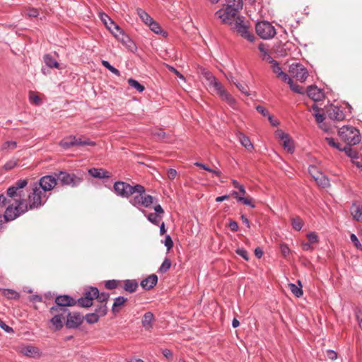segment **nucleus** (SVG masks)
Wrapping results in <instances>:
<instances>
[{"mask_svg":"<svg viewBox=\"0 0 362 362\" xmlns=\"http://www.w3.org/2000/svg\"><path fill=\"white\" fill-rule=\"evenodd\" d=\"M27 185L26 179H21L7 189V200H10V203L8 204L4 216L0 215V226L2 224L3 218L5 221H11L27 212L26 200L23 190Z\"/></svg>","mask_w":362,"mask_h":362,"instance_id":"obj_1","label":"nucleus"},{"mask_svg":"<svg viewBox=\"0 0 362 362\" xmlns=\"http://www.w3.org/2000/svg\"><path fill=\"white\" fill-rule=\"evenodd\" d=\"M113 191L122 198H129L134 194H136L129 199V203L137 209L148 208L157 201L156 197L146 194L144 187L139 184L132 186L126 182L117 181L113 185Z\"/></svg>","mask_w":362,"mask_h":362,"instance_id":"obj_2","label":"nucleus"},{"mask_svg":"<svg viewBox=\"0 0 362 362\" xmlns=\"http://www.w3.org/2000/svg\"><path fill=\"white\" fill-rule=\"evenodd\" d=\"M228 4L226 9H219L216 12V16L224 23L232 24V19L238 16V12L243 8L242 0H226Z\"/></svg>","mask_w":362,"mask_h":362,"instance_id":"obj_3","label":"nucleus"},{"mask_svg":"<svg viewBox=\"0 0 362 362\" xmlns=\"http://www.w3.org/2000/svg\"><path fill=\"white\" fill-rule=\"evenodd\" d=\"M85 173L81 170L69 173L66 170H61L57 173V177L60 184L63 186L77 187L84 180Z\"/></svg>","mask_w":362,"mask_h":362,"instance_id":"obj_4","label":"nucleus"},{"mask_svg":"<svg viewBox=\"0 0 362 362\" xmlns=\"http://www.w3.org/2000/svg\"><path fill=\"white\" fill-rule=\"evenodd\" d=\"M49 313L53 316L50 319V322L54 327L55 330L62 329L64 323L63 321H65L67 315H70V310L67 308L52 306L49 309Z\"/></svg>","mask_w":362,"mask_h":362,"instance_id":"obj_5","label":"nucleus"},{"mask_svg":"<svg viewBox=\"0 0 362 362\" xmlns=\"http://www.w3.org/2000/svg\"><path fill=\"white\" fill-rule=\"evenodd\" d=\"M43 192L40 187H38L37 183L33 185L32 192L28 195V203L26 202L27 211L28 210L38 209L46 202L47 198L43 200V198L45 197Z\"/></svg>","mask_w":362,"mask_h":362,"instance_id":"obj_6","label":"nucleus"},{"mask_svg":"<svg viewBox=\"0 0 362 362\" xmlns=\"http://www.w3.org/2000/svg\"><path fill=\"white\" fill-rule=\"evenodd\" d=\"M339 136L346 143V145L352 146L361 141L359 131L354 127L344 126L339 130Z\"/></svg>","mask_w":362,"mask_h":362,"instance_id":"obj_7","label":"nucleus"},{"mask_svg":"<svg viewBox=\"0 0 362 362\" xmlns=\"http://www.w3.org/2000/svg\"><path fill=\"white\" fill-rule=\"evenodd\" d=\"M231 25H233V29L235 30L241 37L250 42L255 41V36L248 30V27L244 22V17L236 16L234 19H232Z\"/></svg>","mask_w":362,"mask_h":362,"instance_id":"obj_8","label":"nucleus"},{"mask_svg":"<svg viewBox=\"0 0 362 362\" xmlns=\"http://www.w3.org/2000/svg\"><path fill=\"white\" fill-rule=\"evenodd\" d=\"M59 145L64 149H69L73 146H95V143L88 139H82L75 136H70L62 139Z\"/></svg>","mask_w":362,"mask_h":362,"instance_id":"obj_9","label":"nucleus"},{"mask_svg":"<svg viewBox=\"0 0 362 362\" xmlns=\"http://www.w3.org/2000/svg\"><path fill=\"white\" fill-rule=\"evenodd\" d=\"M257 34L262 39L274 37L276 33L275 28L268 21H262L256 24Z\"/></svg>","mask_w":362,"mask_h":362,"instance_id":"obj_10","label":"nucleus"},{"mask_svg":"<svg viewBox=\"0 0 362 362\" xmlns=\"http://www.w3.org/2000/svg\"><path fill=\"white\" fill-rule=\"evenodd\" d=\"M107 313V307L105 304L99 305L95 310V312L88 313L83 316L88 324H94L98 322L100 317H104Z\"/></svg>","mask_w":362,"mask_h":362,"instance_id":"obj_11","label":"nucleus"},{"mask_svg":"<svg viewBox=\"0 0 362 362\" xmlns=\"http://www.w3.org/2000/svg\"><path fill=\"white\" fill-rule=\"evenodd\" d=\"M210 86H213L216 91L217 94L229 105H233L235 103V99L223 88L222 84L216 79L212 78V81L209 83Z\"/></svg>","mask_w":362,"mask_h":362,"instance_id":"obj_12","label":"nucleus"},{"mask_svg":"<svg viewBox=\"0 0 362 362\" xmlns=\"http://www.w3.org/2000/svg\"><path fill=\"white\" fill-rule=\"evenodd\" d=\"M57 173H54V175H45L42 177L40 180L39 183L37 184L38 187H40V189L44 192H48L54 189V187L57 184Z\"/></svg>","mask_w":362,"mask_h":362,"instance_id":"obj_13","label":"nucleus"},{"mask_svg":"<svg viewBox=\"0 0 362 362\" xmlns=\"http://www.w3.org/2000/svg\"><path fill=\"white\" fill-rule=\"evenodd\" d=\"M289 72L291 74L296 78V80L304 82L308 76V70L300 64H292L289 68Z\"/></svg>","mask_w":362,"mask_h":362,"instance_id":"obj_14","label":"nucleus"},{"mask_svg":"<svg viewBox=\"0 0 362 362\" xmlns=\"http://www.w3.org/2000/svg\"><path fill=\"white\" fill-rule=\"evenodd\" d=\"M83 322V315L78 312H71L70 315H67L66 320L64 321V325L68 329H76Z\"/></svg>","mask_w":362,"mask_h":362,"instance_id":"obj_15","label":"nucleus"},{"mask_svg":"<svg viewBox=\"0 0 362 362\" xmlns=\"http://www.w3.org/2000/svg\"><path fill=\"white\" fill-rule=\"evenodd\" d=\"M18 350L21 354L30 358H40L42 356L40 349L33 345H20Z\"/></svg>","mask_w":362,"mask_h":362,"instance_id":"obj_16","label":"nucleus"},{"mask_svg":"<svg viewBox=\"0 0 362 362\" xmlns=\"http://www.w3.org/2000/svg\"><path fill=\"white\" fill-rule=\"evenodd\" d=\"M55 305L62 308L74 306L76 304V300L69 295H60L55 298Z\"/></svg>","mask_w":362,"mask_h":362,"instance_id":"obj_17","label":"nucleus"},{"mask_svg":"<svg viewBox=\"0 0 362 362\" xmlns=\"http://www.w3.org/2000/svg\"><path fill=\"white\" fill-rule=\"evenodd\" d=\"M276 134L283 141L284 148L286 149L288 153H293L294 152V146L293 141L290 139L288 134L283 132L281 130H278L276 132Z\"/></svg>","mask_w":362,"mask_h":362,"instance_id":"obj_18","label":"nucleus"},{"mask_svg":"<svg viewBox=\"0 0 362 362\" xmlns=\"http://www.w3.org/2000/svg\"><path fill=\"white\" fill-rule=\"evenodd\" d=\"M307 95L314 101H320L325 98L324 92L316 86H310L307 88Z\"/></svg>","mask_w":362,"mask_h":362,"instance_id":"obj_19","label":"nucleus"},{"mask_svg":"<svg viewBox=\"0 0 362 362\" xmlns=\"http://www.w3.org/2000/svg\"><path fill=\"white\" fill-rule=\"evenodd\" d=\"M327 116L329 119L337 121H342L345 118V115L340 107L331 105L327 110Z\"/></svg>","mask_w":362,"mask_h":362,"instance_id":"obj_20","label":"nucleus"},{"mask_svg":"<svg viewBox=\"0 0 362 362\" xmlns=\"http://www.w3.org/2000/svg\"><path fill=\"white\" fill-rule=\"evenodd\" d=\"M158 282V276L156 274H151L141 282V286L145 290H151Z\"/></svg>","mask_w":362,"mask_h":362,"instance_id":"obj_21","label":"nucleus"},{"mask_svg":"<svg viewBox=\"0 0 362 362\" xmlns=\"http://www.w3.org/2000/svg\"><path fill=\"white\" fill-rule=\"evenodd\" d=\"M88 173L95 178L103 179V178H110L111 175L110 173L103 169V168H90L88 170Z\"/></svg>","mask_w":362,"mask_h":362,"instance_id":"obj_22","label":"nucleus"},{"mask_svg":"<svg viewBox=\"0 0 362 362\" xmlns=\"http://www.w3.org/2000/svg\"><path fill=\"white\" fill-rule=\"evenodd\" d=\"M100 18L108 30H112V27L115 30H119V25L116 24L106 13H100Z\"/></svg>","mask_w":362,"mask_h":362,"instance_id":"obj_23","label":"nucleus"},{"mask_svg":"<svg viewBox=\"0 0 362 362\" xmlns=\"http://www.w3.org/2000/svg\"><path fill=\"white\" fill-rule=\"evenodd\" d=\"M239 142L248 151H252L253 149V144L248 136L243 133H238L237 135Z\"/></svg>","mask_w":362,"mask_h":362,"instance_id":"obj_24","label":"nucleus"},{"mask_svg":"<svg viewBox=\"0 0 362 362\" xmlns=\"http://www.w3.org/2000/svg\"><path fill=\"white\" fill-rule=\"evenodd\" d=\"M154 320V315L151 312H147L142 318V326L147 330L152 328V322Z\"/></svg>","mask_w":362,"mask_h":362,"instance_id":"obj_25","label":"nucleus"},{"mask_svg":"<svg viewBox=\"0 0 362 362\" xmlns=\"http://www.w3.org/2000/svg\"><path fill=\"white\" fill-rule=\"evenodd\" d=\"M272 71L276 75V76L284 82L288 79V75L281 70V68L279 66L278 62L272 66Z\"/></svg>","mask_w":362,"mask_h":362,"instance_id":"obj_26","label":"nucleus"},{"mask_svg":"<svg viewBox=\"0 0 362 362\" xmlns=\"http://www.w3.org/2000/svg\"><path fill=\"white\" fill-rule=\"evenodd\" d=\"M138 288V282L135 279H127L124 281L123 288L129 293H134Z\"/></svg>","mask_w":362,"mask_h":362,"instance_id":"obj_27","label":"nucleus"},{"mask_svg":"<svg viewBox=\"0 0 362 362\" xmlns=\"http://www.w3.org/2000/svg\"><path fill=\"white\" fill-rule=\"evenodd\" d=\"M144 215L147 218V219L153 224L156 226H158L160 223V220L161 217L157 215L155 213H149L146 214V211L144 209H141V207L139 209Z\"/></svg>","mask_w":362,"mask_h":362,"instance_id":"obj_28","label":"nucleus"},{"mask_svg":"<svg viewBox=\"0 0 362 362\" xmlns=\"http://www.w3.org/2000/svg\"><path fill=\"white\" fill-rule=\"evenodd\" d=\"M147 25L153 33L156 34H160L164 37L168 36V33L165 31H163L160 25L153 19L151 22H149V23Z\"/></svg>","mask_w":362,"mask_h":362,"instance_id":"obj_29","label":"nucleus"},{"mask_svg":"<svg viewBox=\"0 0 362 362\" xmlns=\"http://www.w3.org/2000/svg\"><path fill=\"white\" fill-rule=\"evenodd\" d=\"M298 286L296 285L295 284L291 283L288 284V287L292 293L295 296H296L297 298H300L303 294L300 281H298Z\"/></svg>","mask_w":362,"mask_h":362,"instance_id":"obj_30","label":"nucleus"},{"mask_svg":"<svg viewBox=\"0 0 362 362\" xmlns=\"http://www.w3.org/2000/svg\"><path fill=\"white\" fill-rule=\"evenodd\" d=\"M45 64L49 68H56L58 69L59 67V64L55 60V59L49 54H46L43 57Z\"/></svg>","mask_w":362,"mask_h":362,"instance_id":"obj_31","label":"nucleus"},{"mask_svg":"<svg viewBox=\"0 0 362 362\" xmlns=\"http://www.w3.org/2000/svg\"><path fill=\"white\" fill-rule=\"evenodd\" d=\"M127 301V298L123 296H118L115 298L114 303L112 307V312L117 313L119 312L118 307L123 305Z\"/></svg>","mask_w":362,"mask_h":362,"instance_id":"obj_32","label":"nucleus"},{"mask_svg":"<svg viewBox=\"0 0 362 362\" xmlns=\"http://www.w3.org/2000/svg\"><path fill=\"white\" fill-rule=\"evenodd\" d=\"M124 45H125L129 49L133 50L135 48V45L129 37L124 33L122 34L120 37L118 39Z\"/></svg>","mask_w":362,"mask_h":362,"instance_id":"obj_33","label":"nucleus"},{"mask_svg":"<svg viewBox=\"0 0 362 362\" xmlns=\"http://www.w3.org/2000/svg\"><path fill=\"white\" fill-rule=\"evenodd\" d=\"M315 180L319 186L323 188L329 186V179L322 173L318 175V176L315 177Z\"/></svg>","mask_w":362,"mask_h":362,"instance_id":"obj_34","label":"nucleus"},{"mask_svg":"<svg viewBox=\"0 0 362 362\" xmlns=\"http://www.w3.org/2000/svg\"><path fill=\"white\" fill-rule=\"evenodd\" d=\"M351 215L358 221H362V206H353L351 208Z\"/></svg>","mask_w":362,"mask_h":362,"instance_id":"obj_35","label":"nucleus"},{"mask_svg":"<svg viewBox=\"0 0 362 362\" xmlns=\"http://www.w3.org/2000/svg\"><path fill=\"white\" fill-rule=\"evenodd\" d=\"M136 13L141 18V20L146 24L148 25L153 18L143 9L138 8L136 9Z\"/></svg>","mask_w":362,"mask_h":362,"instance_id":"obj_36","label":"nucleus"},{"mask_svg":"<svg viewBox=\"0 0 362 362\" xmlns=\"http://www.w3.org/2000/svg\"><path fill=\"white\" fill-rule=\"evenodd\" d=\"M76 303L81 308H88L93 305V301L90 298L82 296L76 300Z\"/></svg>","mask_w":362,"mask_h":362,"instance_id":"obj_37","label":"nucleus"},{"mask_svg":"<svg viewBox=\"0 0 362 362\" xmlns=\"http://www.w3.org/2000/svg\"><path fill=\"white\" fill-rule=\"evenodd\" d=\"M98 295V289L96 287H90L85 290L83 292V297L90 298V300L93 301L95 296Z\"/></svg>","mask_w":362,"mask_h":362,"instance_id":"obj_38","label":"nucleus"},{"mask_svg":"<svg viewBox=\"0 0 362 362\" xmlns=\"http://www.w3.org/2000/svg\"><path fill=\"white\" fill-rule=\"evenodd\" d=\"M285 82L287 83L289 85L291 89L293 92L299 93V94H303L304 93L303 87L300 86L298 84H295L293 83V80L290 77H288V79H287Z\"/></svg>","mask_w":362,"mask_h":362,"instance_id":"obj_39","label":"nucleus"},{"mask_svg":"<svg viewBox=\"0 0 362 362\" xmlns=\"http://www.w3.org/2000/svg\"><path fill=\"white\" fill-rule=\"evenodd\" d=\"M128 84L130 87L135 88L138 92L141 93L144 90L145 88L143 85L139 83L136 80L133 78L128 79Z\"/></svg>","mask_w":362,"mask_h":362,"instance_id":"obj_40","label":"nucleus"},{"mask_svg":"<svg viewBox=\"0 0 362 362\" xmlns=\"http://www.w3.org/2000/svg\"><path fill=\"white\" fill-rule=\"evenodd\" d=\"M2 293L8 299H17L20 297L19 293L13 289H4Z\"/></svg>","mask_w":362,"mask_h":362,"instance_id":"obj_41","label":"nucleus"},{"mask_svg":"<svg viewBox=\"0 0 362 362\" xmlns=\"http://www.w3.org/2000/svg\"><path fill=\"white\" fill-rule=\"evenodd\" d=\"M342 151H344L345 153L351 158V161L358 158L357 153L351 148V146L346 145L343 147Z\"/></svg>","mask_w":362,"mask_h":362,"instance_id":"obj_42","label":"nucleus"},{"mask_svg":"<svg viewBox=\"0 0 362 362\" xmlns=\"http://www.w3.org/2000/svg\"><path fill=\"white\" fill-rule=\"evenodd\" d=\"M171 267V261L168 258H165L163 263L161 264L160 267L158 269V272L161 274H164L167 272Z\"/></svg>","mask_w":362,"mask_h":362,"instance_id":"obj_43","label":"nucleus"},{"mask_svg":"<svg viewBox=\"0 0 362 362\" xmlns=\"http://www.w3.org/2000/svg\"><path fill=\"white\" fill-rule=\"evenodd\" d=\"M110 298V295L108 293L103 292L99 293L97 296H95V299L100 303V305L105 304L107 305V302Z\"/></svg>","mask_w":362,"mask_h":362,"instance_id":"obj_44","label":"nucleus"},{"mask_svg":"<svg viewBox=\"0 0 362 362\" xmlns=\"http://www.w3.org/2000/svg\"><path fill=\"white\" fill-rule=\"evenodd\" d=\"M102 64L104 67L107 69L110 72H112L115 75H116L117 76H120V71L117 69H116L113 66H112L107 61L103 60Z\"/></svg>","mask_w":362,"mask_h":362,"instance_id":"obj_45","label":"nucleus"},{"mask_svg":"<svg viewBox=\"0 0 362 362\" xmlns=\"http://www.w3.org/2000/svg\"><path fill=\"white\" fill-rule=\"evenodd\" d=\"M312 108L315 110V120L316 122L318 123V124H321L324 119H325V116L323 114H320L319 113V108L318 107L314 104L313 106H312Z\"/></svg>","mask_w":362,"mask_h":362,"instance_id":"obj_46","label":"nucleus"},{"mask_svg":"<svg viewBox=\"0 0 362 362\" xmlns=\"http://www.w3.org/2000/svg\"><path fill=\"white\" fill-rule=\"evenodd\" d=\"M293 228L299 231L303 227V221L299 217L293 218L291 221Z\"/></svg>","mask_w":362,"mask_h":362,"instance_id":"obj_47","label":"nucleus"},{"mask_svg":"<svg viewBox=\"0 0 362 362\" xmlns=\"http://www.w3.org/2000/svg\"><path fill=\"white\" fill-rule=\"evenodd\" d=\"M17 147V143L14 141H8L1 146L2 150H13Z\"/></svg>","mask_w":362,"mask_h":362,"instance_id":"obj_48","label":"nucleus"},{"mask_svg":"<svg viewBox=\"0 0 362 362\" xmlns=\"http://www.w3.org/2000/svg\"><path fill=\"white\" fill-rule=\"evenodd\" d=\"M325 140L327 141V144H328L329 146H332V147H334V148H335L338 149V150H339V151H342L343 148H341V147L340 144H339V143H338V142H337V141L334 140V139H333V138H329V137H327V138L325 139Z\"/></svg>","mask_w":362,"mask_h":362,"instance_id":"obj_49","label":"nucleus"},{"mask_svg":"<svg viewBox=\"0 0 362 362\" xmlns=\"http://www.w3.org/2000/svg\"><path fill=\"white\" fill-rule=\"evenodd\" d=\"M119 284V281L117 280H108L105 283V286L106 288L112 290L116 288Z\"/></svg>","mask_w":362,"mask_h":362,"instance_id":"obj_50","label":"nucleus"},{"mask_svg":"<svg viewBox=\"0 0 362 362\" xmlns=\"http://www.w3.org/2000/svg\"><path fill=\"white\" fill-rule=\"evenodd\" d=\"M306 236L309 243L312 244L316 243L319 241L318 236L315 232H310L306 235Z\"/></svg>","mask_w":362,"mask_h":362,"instance_id":"obj_51","label":"nucleus"},{"mask_svg":"<svg viewBox=\"0 0 362 362\" xmlns=\"http://www.w3.org/2000/svg\"><path fill=\"white\" fill-rule=\"evenodd\" d=\"M239 202L243 203L244 205L250 206L252 209L255 207V205L252 202L251 198L242 196L241 198H239Z\"/></svg>","mask_w":362,"mask_h":362,"instance_id":"obj_52","label":"nucleus"},{"mask_svg":"<svg viewBox=\"0 0 362 362\" xmlns=\"http://www.w3.org/2000/svg\"><path fill=\"white\" fill-rule=\"evenodd\" d=\"M308 172L310 175L315 179L322 172L319 171L315 165H310L308 168Z\"/></svg>","mask_w":362,"mask_h":362,"instance_id":"obj_53","label":"nucleus"},{"mask_svg":"<svg viewBox=\"0 0 362 362\" xmlns=\"http://www.w3.org/2000/svg\"><path fill=\"white\" fill-rule=\"evenodd\" d=\"M235 252L241 256L245 260H248L249 259V256H248V253L247 252L246 250H245L244 248L241 247V248H238L236 250H235Z\"/></svg>","mask_w":362,"mask_h":362,"instance_id":"obj_54","label":"nucleus"},{"mask_svg":"<svg viewBox=\"0 0 362 362\" xmlns=\"http://www.w3.org/2000/svg\"><path fill=\"white\" fill-rule=\"evenodd\" d=\"M235 86L238 88V90L244 93L245 95H250V93L249 92L247 91V86L246 85H243L241 84L240 83L238 82V83H235Z\"/></svg>","mask_w":362,"mask_h":362,"instance_id":"obj_55","label":"nucleus"},{"mask_svg":"<svg viewBox=\"0 0 362 362\" xmlns=\"http://www.w3.org/2000/svg\"><path fill=\"white\" fill-rule=\"evenodd\" d=\"M164 245L167 247L168 251H169L173 247V241L169 235L165 236Z\"/></svg>","mask_w":362,"mask_h":362,"instance_id":"obj_56","label":"nucleus"},{"mask_svg":"<svg viewBox=\"0 0 362 362\" xmlns=\"http://www.w3.org/2000/svg\"><path fill=\"white\" fill-rule=\"evenodd\" d=\"M202 74L204 76L209 83L212 81V78H216L210 71L206 70L205 69H202Z\"/></svg>","mask_w":362,"mask_h":362,"instance_id":"obj_57","label":"nucleus"},{"mask_svg":"<svg viewBox=\"0 0 362 362\" xmlns=\"http://www.w3.org/2000/svg\"><path fill=\"white\" fill-rule=\"evenodd\" d=\"M350 239L357 249L362 248V245L360 243L357 236L355 234L352 233L350 235Z\"/></svg>","mask_w":362,"mask_h":362,"instance_id":"obj_58","label":"nucleus"},{"mask_svg":"<svg viewBox=\"0 0 362 362\" xmlns=\"http://www.w3.org/2000/svg\"><path fill=\"white\" fill-rule=\"evenodd\" d=\"M280 250L282 255L286 257L290 253V249L286 244H281L280 245Z\"/></svg>","mask_w":362,"mask_h":362,"instance_id":"obj_59","label":"nucleus"},{"mask_svg":"<svg viewBox=\"0 0 362 362\" xmlns=\"http://www.w3.org/2000/svg\"><path fill=\"white\" fill-rule=\"evenodd\" d=\"M0 327L7 333L13 332V329L7 325L4 321L0 319Z\"/></svg>","mask_w":362,"mask_h":362,"instance_id":"obj_60","label":"nucleus"},{"mask_svg":"<svg viewBox=\"0 0 362 362\" xmlns=\"http://www.w3.org/2000/svg\"><path fill=\"white\" fill-rule=\"evenodd\" d=\"M153 209L156 212L155 214H156L157 215H158L159 216H160L162 218V216L164 214V210L162 208V206L160 204H156L154 206Z\"/></svg>","mask_w":362,"mask_h":362,"instance_id":"obj_61","label":"nucleus"},{"mask_svg":"<svg viewBox=\"0 0 362 362\" xmlns=\"http://www.w3.org/2000/svg\"><path fill=\"white\" fill-rule=\"evenodd\" d=\"M167 67H168L169 71H170L171 72L174 73L180 78H182V79L185 78L184 76L180 72H179L175 68H174L173 66L168 65Z\"/></svg>","mask_w":362,"mask_h":362,"instance_id":"obj_62","label":"nucleus"},{"mask_svg":"<svg viewBox=\"0 0 362 362\" xmlns=\"http://www.w3.org/2000/svg\"><path fill=\"white\" fill-rule=\"evenodd\" d=\"M256 110L258 112L262 114L264 117H268V115H269L268 111L262 105H257L256 107Z\"/></svg>","mask_w":362,"mask_h":362,"instance_id":"obj_63","label":"nucleus"},{"mask_svg":"<svg viewBox=\"0 0 362 362\" xmlns=\"http://www.w3.org/2000/svg\"><path fill=\"white\" fill-rule=\"evenodd\" d=\"M177 171L175 169L170 168L167 172L168 177L170 180H174L177 176Z\"/></svg>","mask_w":362,"mask_h":362,"instance_id":"obj_64","label":"nucleus"}]
</instances>
